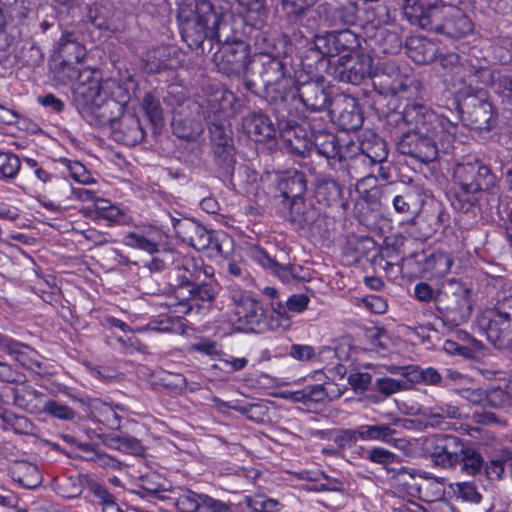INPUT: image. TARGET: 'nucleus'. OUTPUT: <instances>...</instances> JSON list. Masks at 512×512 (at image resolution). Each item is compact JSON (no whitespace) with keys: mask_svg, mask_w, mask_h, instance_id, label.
Returning <instances> with one entry per match:
<instances>
[{"mask_svg":"<svg viewBox=\"0 0 512 512\" xmlns=\"http://www.w3.org/2000/svg\"><path fill=\"white\" fill-rule=\"evenodd\" d=\"M373 70L372 57L368 54L356 53L341 56L334 68V74L339 81L358 85L367 77L372 79Z\"/></svg>","mask_w":512,"mask_h":512,"instance_id":"obj_18","label":"nucleus"},{"mask_svg":"<svg viewBox=\"0 0 512 512\" xmlns=\"http://www.w3.org/2000/svg\"><path fill=\"white\" fill-rule=\"evenodd\" d=\"M183 238L193 248L205 252L209 257L225 256L232 248V239L224 232L208 230L195 221L181 226Z\"/></svg>","mask_w":512,"mask_h":512,"instance_id":"obj_11","label":"nucleus"},{"mask_svg":"<svg viewBox=\"0 0 512 512\" xmlns=\"http://www.w3.org/2000/svg\"><path fill=\"white\" fill-rule=\"evenodd\" d=\"M444 4L440 0H405L402 9L410 24L435 31L442 18Z\"/></svg>","mask_w":512,"mask_h":512,"instance_id":"obj_15","label":"nucleus"},{"mask_svg":"<svg viewBox=\"0 0 512 512\" xmlns=\"http://www.w3.org/2000/svg\"><path fill=\"white\" fill-rule=\"evenodd\" d=\"M463 131L459 125L454 129H443L442 132H405L396 137V146L399 153L411 156L421 162L429 163L437 159L440 152L450 153L453 143L462 142Z\"/></svg>","mask_w":512,"mask_h":512,"instance_id":"obj_5","label":"nucleus"},{"mask_svg":"<svg viewBox=\"0 0 512 512\" xmlns=\"http://www.w3.org/2000/svg\"><path fill=\"white\" fill-rule=\"evenodd\" d=\"M372 84L380 95L407 99L416 96L422 88L410 67L390 59L379 60L374 66Z\"/></svg>","mask_w":512,"mask_h":512,"instance_id":"obj_7","label":"nucleus"},{"mask_svg":"<svg viewBox=\"0 0 512 512\" xmlns=\"http://www.w3.org/2000/svg\"><path fill=\"white\" fill-rule=\"evenodd\" d=\"M189 115L174 116L172 120V131L178 138L195 141L204 131V122L207 120L208 109L195 102L190 101L187 104Z\"/></svg>","mask_w":512,"mask_h":512,"instance_id":"obj_21","label":"nucleus"},{"mask_svg":"<svg viewBox=\"0 0 512 512\" xmlns=\"http://www.w3.org/2000/svg\"><path fill=\"white\" fill-rule=\"evenodd\" d=\"M412 383H424L425 385L442 386L443 377L434 367H427L423 369L420 366L415 365Z\"/></svg>","mask_w":512,"mask_h":512,"instance_id":"obj_53","label":"nucleus"},{"mask_svg":"<svg viewBox=\"0 0 512 512\" xmlns=\"http://www.w3.org/2000/svg\"><path fill=\"white\" fill-rule=\"evenodd\" d=\"M359 426L355 429H342L334 437V443L343 454L346 449L352 448L359 438Z\"/></svg>","mask_w":512,"mask_h":512,"instance_id":"obj_62","label":"nucleus"},{"mask_svg":"<svg viewBox=\"0 0 512 512\" xmlns=\"http://www.w3.org/2000/svg\"><path fill=\"white\" fill-rule=\"evenodd\" d=\"M388 150L384 140L375 138L373 143H362V152L356 155L349 163L348 169L351 174H360L361 178H365L368 173L366 171L359 172L360 166L364 169L368 166L381 163L387 159Z\"/></svg>","mask_w":512,"mask_h":512,"instance_id":"obj_27","label":"nucleus"},{"mask_svg":"<svg viewBox=\"0 0 512 512\" xmlns=\"http://www.w3.org/2000/svg\"><path fill=\"white\" fill-rule=\"evenodd\" d=\"M295 98V100L289 99L288 107H291L292 103L299 102L307 110L321 112L326 110L330 105L328 86L323 77L301 83L297 87Z\"/></svg>","mask_w":512,"mask_h":512,"instance_id":"obj_22","label":"nucleus"},{"mask_svg":"<svg viewBox=\"0 0 512 512\" xmlns=\"http://www.w3.org/2000/svg\"><path fill=\"white\" fill-rule=\"evenodd\" d=\"M362 116L353 98H345L338 111V123L344 130H355L362 125Z\"/></svg>","mask_w":512,"mask_h":512,"instance_id":"obj_42","label":"nucleus"},{"mask_svg":"<svg viewBox=\"0 0 512 512\" xmlns=\"http://www.w3.org/2000/svg\"><path fill=\"white\" fill-rule=\"evenodd\" d=\"M244 133L255 142H266L276 135V129L268 116L262 113H250L243 118Z\"/></svg>","mask_w":512,"mask_h":512,"instance_id":"obj_29","label":"nucleus"},{"mask_svg":"<svg viewBox=\"0 0 512 512\" xmlns=\"http://www.w3.org/2000/svg\"><path fill=\"white\" fill-rule=\"evenodd\" d=\"M512 404L506 389L494 388L486 391L485 406L492 408H505Z\"/></svg>","mask_w":512,"mask_h":512,"instance_id":"obj_64","label":"nucleus"},{"mask_svg":"<svg viewBox=\"0 0 512 512\" xmlns=\"http://www.w3.org/2000/svg\"><path fill=\"white\" fill-rule=\"evenodd\" d=\"M13 405L28 413H40L42 393L30 386L12 388Z\"/></svg>","mask_w":512,"mask_h":512,"instance_id":"obj_35","label":"nucleus"},{"mask_svg":"<svg viewBox=\"0 0 512 512\" xmlns=\"http://www.w3.org/2000/svg\"><path fill=\"white\" fill-rule=\"evenodd\" d=\"M95 213L97 217L109 221H122V211L105 199H97L95 201Z\"/></svg>","mask_w":512,"mask_h":512,"instance_id":"obj_60","label":"nucleus"},{"mask_svg":"<svg viewBox=\"0 0 512 512\" xmlns=\"http://www.w3.org/2000/svg\"><path fill=\"white\" fill-rule=\"evenodd\" d=\"M333 41L337 47V54L350 51L360 45L359 37L350 29H343L333 32Z\"/></svg>","mask_w":512,"mask_h":512,"instance_id":"obj_52","label":"nucleus"},{"mask_svg":"<svg viewBox=\"0 0 512 512\" xmlns=\"http://www.w3.org/2000/svg\"><path fill=\"white\" fill-rule=\"evenodd\" d=\"M142 108L148 119L154 125H159L163 120V110L160 101L152 94L147 93L142 101Z\"/></svg>","mask_w":512,"mask_h":512,"instance_id":"obj_59","label":"nucleus"},{"mask_svg":"<svg viewBox=\"0 0 512 512\" xmlns=\"http://www.w3.org/2000/svg\"><path fill=\"white\" fill-rule=\"evenodd\" d=\"M244 75L245 88L263 97L274 112L282 115L289 99H296L294 81L286 65L278 58L261 55L250 62V68Z\"/></svg>","mask_w":512,"mask_h":512,"instance_id":"obj_2","label":"nucleus"},{"mask_svg":"<svg viewBox=\"0 0 512 512\" xmlns=\"http://www.w3.org/2000/svg\"><path fill=\"white\" fill-rule=\"evenodd\" d=\"M508 467L510 472L512 471V450L502 449L495 454L486 464L483 466L486 476L490 480H500L504 477L505 467Z\"/></svg>","mask_w":512,"mask_h":512,"instance_id":"obj_37","label":"nucleus"},{"mask_svg":"<svg viewBox=\"0 0 512 512\" xmlns=\"http://www.w3.org/2000/svg\"><path fill=\"white\" fill-rule=\"evenodd\" d=\"M264 324L271 331L283 332L290 329L292 321L288 313L277 312L269 313Z\"/></svg>","mask_w":512,"mask_h":512,"instance_id":"obj_63","label":"nucleus"},{"mask_svg":"<svg viewBox=\"0 0 512 512\" xmlns=\"http://www.w3.org/2000/svg\"><path fill=\"white\" fill-rule=\"evenodd\" d=\"M254 258L265 268L279 277L283 282L290 281L295 276L294 267L291 265H282L272 259L265 251L257 249L254 252Z\"/></svg>","mask_w":512,"mask_h":512,"instance_id":"obj_43","label":"nucleus"},{"mask_svg":"<svg viewBox=\"0 0 512 512\" xmlns=\"http://www.w3.org/2000/svg\"><path fill=\"white\" fill-rule=\"evenodd\" d=\"M30 0H0V7L7 17L18 23L22 22L30 12Z\"/></svg>","mask_w":512,"mask_h":512,"instance_id":"obj_47","label":"nucleus"},{"mask_svg":"<svg viewBox=\"0 0 512 512\" xmlns=\"http://www.w3.org/2000/svg\"><path fill=\"white\" fill-rule=\"evenodd\" d=\"M478 325L495 347L503 349L512 344V320L488 308L479 315Z\"/></svg>","mask_w":512,"mask_h":512,"instance_id":"obj_19","label":"nucleus"},{"mask_svg":"<svg viewBox=\"0 0 512 512\" xmlns=\"http://www.w3.org/2000/svg\"><path fill=\"white\" fill-rule=\"evenodd\" d=\"M311 152L327 159H335L339 155V146L334 134L311 127Z\"/></svg>","mask_w":512,"mask_h":512,"instance_id":"obj_33","label":"nucleus"},{"mask_svg":"<svg viewBox=\"0 0 512 512\" xmlns=\"http://www.w3.org/2000/svg\"><path fill=\"white\" fill-rule=\"evenodd\" d=\"M58 493L68 499L78 497L83 491L82 481L79 477H64L57 484Z\"/></svg>","mask_w":512,"mask_h":512,"instance_id":"obj_57","label":"nucleus"},{"mask_svg":"<svg viewBox=\"0 0 512 512\" xmlns=\"http://www.w3.org/2000/svg\"><path fill=\"white\" fill-rule=\"evenodd\" d=\"M289 209V220L299 228H303L310 221V212L304 203L303 198L291 199Z\"/></svg>","mask_w":512,"mask_h":512,"instance_id":"obj_54","label":"nucleus"},{"mask_svg":"<svg viewBox=\"0 0 512 512\" xmlns=\"http://www.w3.org/2000/svg\"><path fill=\"white\" fill-rule=\"evenodd\" d=\"M316 3V0H282V9L290 18L298 19Z\"/></svg>","mask_w":512,"mask_h":512,"instance_id":"obj_58","label":"nucleus"},{"mask_svg":"<svg viewBox=\"0 0 512 512\" xmlns=\"http://www.w3.org/2000/svg\"><path fill=\"white\" fill-rule=\"evenodd\" d=\"M465 441L453 435H432L424 439L423 451L442 468H455Z\"/></svg>","mask_w":512,"mask_h":512,"instance_id":"obj_14","label":"nucleus"},{"mask_svg":"<svg viewBox=\"0 0 512 512\" xmlns=\"http://www.w3.org/2000/svg\"><path fill=\"white\" fill-rule=\"evenodd\" d=\"M214 273L210 265L204 264L201 258L190 255L180 257L173 270L170 272V287L172 293L182 286H190L201 278H209Z\"/></svg>","mask_w":512,"mask_h":512,"instance_id":"obj_16","label":"nucleus"},{"mask_svg":"<svg viewBox=\"0 0 512 512\" xmlns=\"http://www.w3.org/2000/svg\"><path fill=\"white\" fill-rule=\"evenodd\" d=\"M417 480L419 481V495H417V498L427 503H432L442 498L444 494V484L442 481L433 477H422V479Z\"/></svg>","mask_w":512,"mask_h":512,"instance_id":"obj_44","label":"nucleus"},{"mask_svg":"<svg viewBox=\"0 0 512 512\" xmlns=\"http://www.w3.org/2000/svg\"><path fill=\"white\" fill-rule=\"evenodd\" d=\"M404 420L399 417L392 419L390 423L366 424L359 426V438L363 441H377L391 444L394 441L396 427Z\"/></svg>","mask_w":512,"mask_h":512,"instance_id":"obj_30","label":"nucleus"},{"mask_svg":"<svg viewBox=\"0 0 512 512\" xmlns=\"http://www.w3.org/2000/svg\"><path fill=\"white\" fill-rule=\"evenodd\" d=\"M165 501L181 512H196L201 509V495L191 490H170Z\"/></svg>","mask_w":512,"mask_h":512,"instance_id":"obj_36","label":"nucleus"},{"mask_svg":"<svg viewBox=\"0 0 512 512\" xmlns=\"http://www.w3.org/2000/svg\"><path fill=\"white\" fill-rule=\"evenodd\" d=\"M435 306L445 325L456 327L466 323L472 313L470 287L455 278L444 280L437 290Z\"/></svg>","mask_w":512,"mask_h":512,"instance_id":"obj_8","label":"nucleus"},{"mask_svg":"<svg viewBox=\"0 0 512 512\" xmlns=\"http://www.w3.org/2000/svg\"><path fill=\"white\" fill-rule=\"evenodd\" d=\"M190 351L207 355L212 359L217 358L220 360L221 356H225L218 342L207 337H202L197 342L193 343L190 347Z\"/></svg>","mask_w":512,"mask_h":512,"instance_id":"obj_55","label":"nucleus"},{"mask_svg":"<svg viewBox=\"0 0 512 512\" xmlns=\"http://www.w3.org/2000/svg\"><path fill=\"white\" fill-rule=\"evenodd\" d=\"M457 466L466 474L475 476L483 469L484 460L477 449L469 442H465Z\"/></svg>","mask_w":512,"mask_h":512,"instance_id":"obj_41","label":"nucleus"},{"mask_svg":"<svg viewBox=\"0 0 512 512\" xmlns=\"http://www.w3.org/2000/svg\"><path fill=\"white\" fill-rule=\"evenodd\" d=\"M279 189L287 200L303 198L307 190L304 174L294 171L286 175L281 179Z\"/></svg>","mask_w":512,"mask_h":512,"instance_id":"obj_38","label":"nucleus"},{"mask_svg":"<svg viewBox=\"0 0 512 512\" xmlns=\"http://www.w3.org/2000/svg\"><path fill=\"white\" fill-rule=\"evenodd\" d=\"M86 57V48L75 32H64L56 43L53 62L54 72L65 82L75 81L73 104L89 124L111 122L121 113L122 102L114 99L123 88L113 80L102 81L98 70L79 69Z\"/></svg>","mask_w":512,"mask_h":512,"instance_id":"obj_1","label":"nucleus"},{"mask_svg":"<svg viewBox=\"0 0 512 512\" xmlns=\"http://www.w3.org/2000/svg\"><path fill=\"white\" fill-rule=\"evenodd\" d=\"M174 298L178 301L175 312L188 314L194 306L200 308L205 304L210 305L215 299V291L212 285L207 283L182 286L174 290Z\"/></svg>","mask_w":512,"mask_h":512,"instance_id":"obj_23","label":"nucleus"},{"mask_svg":"<svg viewBox=\"0 0 512 512\" xmlns=\"http://www.w3.org/2000/svg\"><path fill=\"white\" fill-rule=\"evenodd\" d=\"M315 193L319 201H324L327 205H331L340 199L342 190L334 179L325 177L318 181Z\"/></svg>","mask_w":512,"mask_h":512,"instance_id":"obj_45","label":"nucleus"},{"mask_svg":"<svg viewBox=\"0 0 512 512\" xmlns=\"http://www.w3.org/2000/svg\"><path fill=\"white\" fill-rule=\"evenodd\" d=\"M278 118L280 137L285 145L294 153L305 156L311 153V139L307 137L306 130L294 120L288 119L292 116V107L286 105V110L281 115L275 112Z\"/></svg>","mask_w":512,"mask_h":512,"instance_id":"obj_20","label":"nucleus"},{"mask_svg":"<svg viewBox=\"0 0 512 512\" xmlns=\"http://www.w3.org/2000/svg\"><path fill=\"white\" fill-rule=\"evenodd\" d=\"M460 59V56L453 52L446 53L439 59L441 67L450 74L453 87L456 90L459 87L475 84L489 86L494 83V72L490 68L480 65L476 58H467L464 62Z\"/></svg>","mask_w":512,"mask_h":512,"instance_id":"obj_10","label":"nucleus"},{"mask_svg":"<svg viewBox=\"0 0 512 512\" xmlns=\"http://www.w3.org/2000/svg\"><path fill=\"white\" fill-rule=\"evenodd\" d=\"M373 389L377 391L383 398L377 395H371L369 396V400L374 404H378L382 402L384 398H388L396 393L407 390L408 385L403 380L385 376L375 380Z\"/></svg>","mask_w":512,"mask_h":512,"instance_id":"obj_39","label":"nucleus"},{"mask_svg":"<svg viewBox=\"0 0 512 512\" xmlns=\"http://www.w3.org/2000/svg\"><path fill=\"white\" fill-rule=\"evenodd\" d=\"M316 13L319 17L320 25L326 28L351 25L357 20V6L353 2H347L339 6L321 4L317 7Z\"/></svg>","mask_w":512,"mask_h":512,"instance_id":"obj_25","label":"nucleus"},{"mask_svg":"<svg viewBox=\"0 0 512 512\" xmlns=\"http://www.w3.org/2000/svg\"><path fill=\"white\" fill-rule=\"evenodd\" d=\"M114 99L122 102V108L126 103V93L123 89L122 93H116ZM95 126H105L112 125L113 126V135L114 138L128 146H134L140 143L145 137V131L140 123L139 118L131 113H123V109H121V113L115 117L111 122L105 124H94Z\"/></svg>","mask_w":512,"mask_h":512,"instance_id":"obj_17","label":"nucleus"},{"mask_svg":"<svg viewBox=\"0 0 512 512\" xmlns=\"http://www.w3.org/2000/svg\"><path fill=\"white\" fill-rule=\"evenodd\" d=\"M0 419L2 420L1 428L4 431L11 430L19 435H32L34 433L35 425L23 415H16L13 412L1 409Z\"/></svg>","mask_w":512,"mask_h":512,"instance_id":"obj_40","label":"nucleus"},{"mask_svg":"<svg viewBox=\"0 0 512 512\" xmlns=\"http://www.w3.org/2000/svg\"><path fill=\"white\" fill-rule=\"evenodd\" d=\"M164 235L156 228H151L142 232H130L124 238V243L131 247L143 250L149 254H155L160 251Z\"/></svg>","mask_w":512,"mask_h":512,"instance_id":"obj_31","label":"nucleus"},{"mask_svg":"<svg viewBox=\"0 0 512 512\" xmlns=\"http://www.w3.org/2000/svg\"><path fill=\"white\" fill-rule=\"evenodd\" d=\"M408 56L417 64H425L436 57L435 43L424 37H413L406 43Z\"/></svg>","mask_w":512,"mask_h":512,"instance_id":"obj_34","label":"nucleus"},{"mask_svg":"<svg viewBox=\"0 0 512 512\" xmlns=\"http://www.w3.org/2000/svg\"><path fill=\"white\" fill-rule=\"evenodd\" d=\"M453 264L452 257L442 251L432 253L426 260V269L435 276H443L447 274Z\"/></svg>","mask_w":512,"mask_h":512,"instance_id":"obj_48","label":"nucleus"},{"mask_svg":"<svg viewBox=\"0 0 512 512\" xmlns=\"http://www.w3.org/2000/svg\"><path fill=\"white\" fill-rule=\"evenodd\" d=\"M459 107L464 121L474 130L489 131L495 124L493 106L488 100L487 91L472 86L457 89Z\"/></svg>","mask_w":512,"mask_h":512,"instance_id":"obj_9","label":"nucleus"},{"mask_svg":"<svg viewBox=\"0 0 512 512\" xmlns=\"http://www.w3.org/2000/svg\"><path fill=\"white\" fill-rule=\"evenodd\" d=\"M230 319L239 330L260 328L264 319L262 305L240 289L230 291Z\"/></svg>","mask_w":512,"mask_h":512,"instance_id":"obj_12","label":"nucleus"},{"mask_svg":"<svg viewBox=\"0 0 512 512\" xmlns=\"http://www.w3.org/2000/svg\"><path fill=\"white\" fill-rule=\"evenodd\" d=\"M395 479L398 487L407 495L417 498V495H419V481L417 479H422V476L410 472L407 468H401L397 472Z\"/></svg>","mask_w":512,"mask_h":512,"instance_id":"obj_49","label":"nucleus"},{"mask_svg":"<svg viewBox=\"0 0 512 512\" xmlns=\"http://www.w3.org/2000/svg\"><path fill=\"white\" fill-rule=\"evenodd\" d=\"M206 123L211 134V141L215 147V154L229 156L233 145L231 130L223 123L222 112L217 110L213 103L208 105Z\"/></svg>","mask_w":512,"mask_h":512,"instance_id":"obj_26","label":"nucleus"},{"mask_svg":"<svg viewBox=\"0 0 512 512\" xmlns=\"http://www.w3.org/2000/svg\"><path fill=\"white\" fill-rule=\"evenodd\" d=\"M442 18L435 32L444 33L451 38H462L473 31V23L461 9L444 4Z\"/></svg>","mask_w":512,"mask_h":512,"instance_id":"obj_24","label":"nucleus"},{"mask_svg":"<svg viewBox=\"0 0 512 512\" xmlns=\"http://www.w3.org/2000/svg\"><path fill=\"white\" fill-rule=\"evenodd\" d=\"M453 179L459 190L456 194L457 207L469 212L481 206V201L488 204L498 201L496 176L490 167L479 159L469 158L454 167Z\"/></svg>","mask_w":512,"mask_h":512,"instance_id":"obj_3","label":"nucleus"},{"mask_svg":"<svg viewBox=\"0 0 512 512\" xmlns=\"http://www.w3.org/2000/svg\"><path fill=\"white\" fill-rule=\"evenodd\" d=\"M11 478L26 489H35L42 483L38 467L27 461H15L9 467Z\"/></svg>","mask_w":512,"mask_h":512,"instance_id":"obj_32","label":"nucleus"},{"mask_svg":"<svg viewBox=\"0 0 512 512\" xmlns=\"http://www.w3.org/2000/svg\"><path fill=\"white\" fill-rule=\"evenodd\" d=\"M178 21L182 38L192 49L199 48L205 39L220 43L223 32L229 30L223 13L205 0L197 1L194 7H180Z\"/></svg>","mask_w":512,"mask_h":512,"instance_id":"obj_4","label":"nucleus"},{"mask_svg":"<svg viewBox=\"0 0 512 512\" xmlns=\"http://www.w3.org/2000/svg\"><path fill=\"white\" fill-rule=\"evenodd\" d=\"M86 18L95 28L114 35L127 29V24L120 16L115 15L108 6L100 3H93L87 7Z\"/></svg>","mask_w":512,"mask_h":512,"instance_id":"obj_28","label":"nucleus"},{"mask_svg":"<svg viewBox=\"0 0 512 512\" xmlns=\"http://www.w3.org/2000/svg\"><path fill=\"white\" fill-rule=\"evenodd\" d=\"M387 125L396 137L405 132H442L443 129H454L455 122L447 117L437 114L421 103H408L402 111H395L388 115Z\"/></svg>","mask_w":512,"mask_h":512,"instance_id":"obj_6","label":"nucleus"},{"mask_svg":"<svg viewBox=\"0 0 512 512\" xmlns=\"http://www.w3.org/2000/svg\"><path fill=\"white\" fill-rule=\"evenodd\" d=\"M51 196L57 201L68 207L73 199V187L66 179L54 178L51 181Z\"/></svg>","mask_w":512,"mask_h":512,"instance_id":"obj_51","label":"nucleus"},{"mask_svg":"<svg viewBox=\"0 0 512 512\" xmlns=\"http://www.w3.org/2000/svg\"><path fill=\"white\" fill-rule=\"evenodd\" d=\"M218 50L214 54V62L218 70L227 75H238L247 72L250 68L249 46L241 40L228 41V36L223 38Z\"/></svg>","mask_w":512,"mask_h":512,"instance_id":"obj_13","label":"nucleus"},{"mask_svg":"<svg viewBox=\"0 0 512 512\" xmlns=\"http://www.w3.org/2000/svg\"><path fill=\"white\" fill-rule=\"evenodd\" d=\"M20 159L13 153L0 152V176L7 179L14 178L20 170Z\"/></svg>","mask_w":512,"mask_h":512,"instance_id":"obj_56","label":"nucleus"},{"mask_svg":"<svg viewBox=\"0 0 512 512\" xmlns=\"http://www.w3.org/2000/svg\"><path fill=\"white\" fill-rule=\"evenodd\" d=\"M495 303L491 310H494L504 318L512 320V285L503 283L495 295Z\"/></svg>","mask_w":512,"mask_h":512,"instance_id":"obj_46","label":"nucleus"},{"mask_svg":"<svg viewBox=\"0 0 512 512\" xmlns=\"http://www.w3.org/2000/svg\"><path fill=\"white\" fill-rule=\"evenodd\" d=\"M41 412L64 421H71L76 416L74 409L56 400L45 401L42 405Z\"/></svg>","mask_w":512,"mask_h":512,"instance_id":"obj_50","label":"nucleus"},{"mask_svg":"<svg viewBox=\"0 0 512 512\" xmlns=\"http://www.w3.org/2000/svg\"><path fill=\"white\" fill-rule=\"evenodd\" d=\"M109 445L130 454H138L142 450L140 441L131 436H113L109 439Z\"/></svg>","mask_w":512,"mask_h":512,"instance_id":"obj_61","label":"nucleus"}]
</instances>
